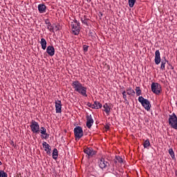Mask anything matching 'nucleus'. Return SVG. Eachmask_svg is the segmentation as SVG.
<instances>
[{
  "mask_svg": "<svg viewBox=\"0 0 177 177\" xmlns=\"http://www.w3.org/2000/svg\"><path fill=\"white\" fill-rule=\"evenodd\" d=\"M72 86L73 89H75V92H77L80 93V95H82V96H88L86 95V87L82 86V84L81 82H78L77 80L73 82L72 83Z\"/></svg>",
  "mask_w": 177,
  "mask_h": 177,
  "instance_id": "nucleus-1",
  "label": "nucleus"
},
{
  "mask_svg": "<svg viewBox=\"0 0 177 177\" xmlns=\"http://www.w3.org/2000/svg\"><path fill=\"white\" fill-rule=\"evenodd\" d=\"M138 102L141 103L142 106L149 111L151 107V104H150V101L147 99H145L142 96L138 97Z\"/></svg>",
  "mask_w": 177,
  "mask_h": 177,
  "instance_id": "nucleus-2",
  "label": "nucleus"
},
{
  "mask_svg": "<svg viewBox=\"0 0 177 177\" xmlns=\"http://www.w3.org/2000/svg\"><path fill=\"white\" fill-rule=\"evenodd\" d=\"M169 125L174 129H177V117L175 113L169 115Z\"/></svg>",
  "mask_w": 177,
  "mask_h": 177,
  "instance_id": "nucleus-3",
  "label": "nucleus"
},
{
  "mask_svg": "<svg viewBox=\"0 0 177 177\" xmlns=\"http://www.w3.org/2000/svg\"><path fill=\"white\" fill-rule=\"evenodd\" d=\"M98 165L100 168H101V169L102 170L109 169V168H110V163L106 161V159L103 158L100 159V160L98 161Z\"/></svg>",
  "mask_w": 177,
  "mask_h": 177,
  "instance_id": "nucleus-4",
  "label": "nucleus"
},
{
  "mask_svg": "<svg viewBox=\"0 0 177 177\" xmlns=\"http://www.w3.org/2000/svg\"><path fill=\"white\" fill-rule=\"evenodd\" d=\"M151 91L155 93V95H160L161 93V85L158 83L153 82L151 85Z\"/></svg>",
  "mask_w": 177,
  "mask_h": 177,
  "instance_id": "nucleus-5",
  "label": "nucleus"
},
{
  "mask_svg": "<svg viewBox=\"0 0 177 177\" xmlns=\"http://www.w3.org/2000/svg\"><path fill=\"white\" fill-rule=\"evenodd\" d=\"M74 134L76 139H81L84 136V131L82 127L78 126L74 129Z\"/></svg>",
  "mask_w": 177,
  "mask_h": 177,
  "instance_id": "nucleus-6",
  "label": "nucleus"
},
{
  "mask_svg": "<svg viewBox=\"0 0 177 177\" xmlns=\"http://www.w3.org/2000/svg\"><path fill=\"white\" fill-rule=\"evenodd\" d=\"M30 129L33 133H39V124L35 121H32L30 124Z\"/></svg>",
  "mask_w": 177,
  "mask_h": 177,
  "instance_id": "nucleus-7",
  "label": "nucleus"
},
{
  "mask_svg": "<svg viewBox=\"0 0 177 177\" xmlns=\"http://www.w3.org/2000/svg\"><path fill=\"white\" fill-rule=\"evenodd\" d=\"M84 153L88 156V158H91V157H93L96 154V151L91 147H86L84 149Z\"/></svg>",
  "mask_w": 177,
  "mask_h": 177,
  "instance_id": "nucleus-8",
  "label": "nucleus"
},
{
  "mask_svg": "<svg viewBox=\"0 0 177 177\" xmlns=\"http://www.w3.org/2000/svg\"><path fill=\"white\" fill-rule=\"evenodd\" d=\"M92 125H93V119L92 118L91 115H87L86 116V127L89 129L92 128Z\"/></svg>",
  "mask_w": 177,
  "mask_h": 177,
  "instance_id": "nucleus-9",
  "label": "nucleus"
},
{
  "mask_svg": "<svg viewBox=\"0 0 177 177\" xmlns=\"http://www.w3.org/2000/svg\"><path fill=\"white\" fill-rule=\"evenodd\" d=\"M72 27V32L74 34V35H78L80 34V25H76L75 24H71V25Z\"/></svg>",
  "mask_w": 177,
  "mask_h": 177,
  "instance_id": "nucleus-10",
  "label": "nucleus"
},
{
  "mask_svg": "<svg viewBox=\"0 0 177 177\" xmlns=\"http://www.w3.org/2000/svg\"><path fill=\"white\" fill-rule=\"evenodd\" d=\"M161 63V57L160 56V50H157L155 52V64L158 65Z\"/></svg>",
  "mask_w": 177,
  "mask_h": 177,
  "instance_id": "nucleus-11",
  "label": "nucleus"
},
{
  "mask_svg": "<svg viewBox=\"0 0 177 177\" xmlns=\"http://www.w3.org/2000/svg\"><path fill=\"white\" fill-rule=\"evenodd\" d=\"M55 110L56 113H62V101H55Z\"/></svg>",
  "mask_w": 177,
  "mask_h": 177,
  "instance_id": "nucleus-12",
  "label": "nucleus"
},
{
  "mask_svg": "<svg viewBox=\"0 0 177 177\" xmlns=\"http://www.w3.org/2000/svg\"><path fill=\"white\" fill-rule=\"evenodd\" d=\"M46 52L49 56H55V48L53 46H48Z\"/></svg>",
  "mask_w": 177,
  "mask_h": 177,
  "instance_id": "nucleus-13",
  "label": "nucleus"
},
{
  "mask_svg": "<svg viewBox=\"0 0 177 177\" xmlns=\"http://www.w3.org/2000/svg\"><path fill=\"white\" fill-rule=\"evenodd\" d=\"M37 8L39 13H45L46 12V6L44 4H39Z\"/></svg>",
  "mask_w": 177,
  "mask_h": 177,
  "instance_id": "nucleus-14",
  "label": "nucleus"
},
{
  "mask_svg": "<svg viewBox=\"0 0 177 177\" xmlns=\"http://www.w3.org/2000/svg\"><path fill=\"white\" fill-rule=\"evenodd\" d=\"M165 59H162L161 61V65H160V68L162 71L165 70V64L167 63V64H169V62H168L166 59L165 57H164Z\"/></svg>",
  "mask_w": 177,
  "mask_h": 177,
  "instance_id": "nucleus-15",
  "label": "nucleus"
},
{
  "mask_svg": "<svg viewBox=\"0 0 177 177\" xmlns=\"http://www.w3.org/2000/svg\"><path fill=\"white\" fill-rule=\"evenodd\" d=\"M93 109H96L97 110L99 109H102L103 107V105L97 101L94 102V104H93Z\"/></svg>",
  "mask_w": 177,
  "mask_h": 177,
  "instance_id": "nucleus-16",
  "label": "nucleus"
},
{
  "mask_svg": "<svg viewBox=\"0 0 177 177\" xmlns=\"http://www.w3.org/2000/svg\"><path fill=\"white\" fill-rule=\"evenodd\" d=\"M40 44L41 46V49L45 50V49H46V40L44 38L41 39Z\"/></svg>",
  "mask_w": 177,
  "mask_h": 177,
  "instance_id": "nucleus-17",
  "label": "nucleus"
},
{
  "mask_svg": "<svg viewBox=\"0 0 177 177\" xmlns=\"http://www.w3.org/2000/svg\"><path fill=\"white\" fill-rule=\"evenodd\" d=\"M103 107H104V111H105V113L106 114H109L110 113V110H111V108L110 106H109V104L106 103L103 105Z\"/></svg>",
  "mask_w": 177,
  "mask_h": 177,
  "instance_id": "nucleus-18",
  "label": "nucleus"
},
{
  "mask_svg": "<svg viewBox=\"0 0 177 177\" xmlns=\"http://www.w3.org/2000/svg\"><path fill=\"white\" fill-rule=\"evenodd\" d=\"M57 157H59V152L57 151V149L55 148L53 151V158L57 160Z\"/></svg>",
  "mask_w": 177,
  "mask_h": 177,
  "instance_id": "nucleus-19",
  "label": "nucleus"
},
{
  "mask_svg": "<svg viewBox=\"0 0 177 177\" xmlns=\"http://www.w3.org/2000/svg\"><path fill=\"white\" fill-rule=\"evenodd\" d=\"M42 145H43V147L45 149V151H47V150H49L50 149V145L46 143V142H44Z\"/></svg>",
  "mask_w": 177,
  "mask_h": 177,
  "instance_id": "nucleus-20",
  "label": "nucleus"
},
{
  "mask_svg": "<svg viewBox=\"0 0 177 177\" xmlns=\"http://www.w3.org/2000/svg\"><path fill=\"white\" fill-rule=\"evenodd\" d=\"M169 154L171 156L172 160H175V152H174L172 148L169 149Z\"/></svg>",
  "mask_w": 177,
  "mask_h": 177,
  "instance_id": "nucleus-21",
  "label": "nucleus"
},
{
  "mask_svg": "<svg viewBox=\"0 0 177 177\" xmlns=\"http://www.w3.org/2000/svg\"><path fill=\"white\" fill-rule=\"evenodd\" d=\"M150 146V140H146L143 144L144 149H147Z\"/></svg>",
  "mask_w": 177,
  "mask_h": 177,
  "instance_id": "nucleus-22",
  "label": "nucleus"
},
{
  "mask_svg": "<svg viewBox=\"0 0 177 177\" xmlns=\"http://www.w3.org/2000/svg\"><path fill=\"white\" fill-rule=\"evenodd\" d=\"M127 95H135V91L132 88H127Z\"/></svg>",
  "mask_w": 177,
  "mask_h": 177,
  "instance_id": "nucleus-23",
  "label": "nucleus"
},
{
  "mask_svg": "<svg viewBox=\"0 0 177 177\" xmlns=\"http://www.w3.org/2000/svg\"><path fill=\"white\" fill-rule=\"evenodd\" d=\"M136 95L137 96H140L142 95V90H140V87L138 86L136 88Z\"/></svg>",
  "mask_w": 177,
  "mask_h": 177,
  "instance_id": "nucleus-24",
  "label": "nucleus"
},
{
  "mask_svg": "<svg viewBox=\"0 0 177 177\" xmlns=\"http://www.w3.org/2000/svg\"><path fill=\"white\" fill-rule=\"evenodd\" d=\"M135 2H136V0H129V6L130 8H133V5H135Z\"/></svg>",
  "mask_w": 177,
  "mask_h": 177,
  "instance_id": "nucleus-25",
  "label": "nucleus"
},
{
  "mask_svg": "<svg viewBox=\"0 0 177 177\" xmlns=\"http://www.w3.org/2000/svg\"><path fill=\"white\" fill-rule=\"evenodd\" d=\"M0 177H8V174L3 170H0Z\"/></svg>",
  "mask_w": 177,
  "mask_h": 177,
  "instance_id": "nucleus-26",
  "label": "nucleus"
},
{
  "mask_svg": "<svg viewBox=\"0 0 177 177\" xmlns=\"http://www.w3.org/2000/svg\"><path fill=\"white\" fill-rule=\"evenodd\" d=\"M48 138H49V134H48L46 131L45 132L44 134H41V139H48Z\"/></svg>",
  "mask_w": 177,
  "mask_h": 177,
  "instance_id": "nucleus-27",
  "label": "nucleus"
},
{
  "mask_svg": "<svg viewBox=\"0 0 177 177\" xmlns=\"http://www.w3.org/2000/svg\"><path fill=\"white\" fill-rule=\"evenodd\" d=\"M39 132L40 133H41V135H44L46 132V129H45V127H41L39 129Z\"/></svg>",
  "mask_w": 177,
  "mask_h": 177,
  "instance_id": "nucleus-28",
  "label": "nucleus"
},
{
  "mask_svg": "<svg viewBox=\"0 0 177 177\" xmlns=\"http://www.w3.org/2000/svg\"><path fill=\"white\" fill-rule=\"evenodd\" d=\"M47 28L49 31H52L53 30V26H52V24H47Z\"/></svg>",
  "mask_w": 177,
  "mask_h": 177,
  "instance_id": "nucleus-29",
  "label": "nucleus"
},
{
  "mask_svg": "<svg viewBox=\"0 0 177 177\" xmlns=\"http://www.w3.org/2000/svg\"><path fill=\"white\" fill-rule=\"evenodd\" d=\"M122 94L123 96V99L127 102V100H128L127 99V91H122Z\"/></svg>",
  "mask_w": 177,
  "mask_h": 177,
  "instance_id": "nucleus-30",
  "label": "nucleus"
},
{
  "mask_svg": "<svg viewBox=\"0 0 177 177\" xmlns=\"http://www.w3.org/2000/svg\"><path fill=\"white\" fill-rule=\"evenodd\" d=\"M115 158L117 161H118V162H120V164L123 162L122 158H121L120 156H115Z\"/></svg>",
  "mask_w": 177,
  "mask_h": 177,
  "instance_id": "nucleus-31",
  "label": "nucleus"
},
{
  "mask_svg": "<svg viewBox=\"0 0 177 177\" xmlns=\"http://www.w3.org/2000/svg\"><path fill=\"white\" fill-rule=\"evenodd\" d=\"M81 21L83 23V24H87V21L86 19H84V18H81Z\"/></svg>",
  "mask_w": 177,
  "mask_h": 177,
  "instance_id": "nucleus-32",
  "label": "nucleus"
},
{
  "mask_svg": "<svg viewBox=\"0 0 177 177\" xmlns=\"http://www.w3.org/2000/svg\"><path fill=\"white\" fill-rule=\"evenodd\" d=\"M87 106H88V107H91V109H93V104H91V102H88Z\"/></svg>",
  "mask_w": 177,
  "mask_h": 177,
  "instance_id": "nucleus-33",
  "label": "nucleus"
},
{
  "mask_svg": "<svg viewBox=\"0 0 177 177\" xmlns=\"http://www.w3.org/2000/svg\"><path fill=\"white\" fill-rule=\"evenodd\" d=\"M84 52H88V46H84Z\"/></svg>",
  "mask_w": 177,
  "mask_h": 177,
  "instance_id": "nucleus-34",
  "label": "nucleus"
},
{
  "mask_svg": "<svg viewBox=\"0 0 177 177\" xmlns=\"http://www.w3.org/2000/svg\"><path fill=\"white\" fill-rule=\"evenodd\" d=\"M76 24V25H79L80 26V22H78V21H77L76 19L74 21L73 24Z\"/></svg>",
  "mask_w": 177,
  "mask_h": 177,
  "instance_id": "nucleus-35",
  "label": "nucleus"
},
{
  "mask_svg": "<svg viewBox=\"0 0 177 177\" xmlns=\"http://www.w3.org/2000/svg\"><path fill=\"white\" fill-rule=\"evenodd\" d=\"M50 149H47V151H46V153L48 155V156H50Z\"/></svg>",
  "mask_w": 177,
  "mask_h": 177,
  "instance_id": "nucleus-36",
  "label": "nucleus"
},
{
  "mask_svg": "<svg viewBox=\"0 0 177 177\" xmlns=\"http://www.w3.org/2000/svg\"><path fill=\"white\" fill-rule=\"evenodd\" d=\"M169 64V68H170V70H174V66H172L171 64Z\"/></svg>",
  "mask_w": 177,
  "mask_h": 177,
  "instance_id": "nucleus-37",
  "label": "nucleus"
},
{
  "mask_svg": "<svg viewBox=\"0 0 177 177\" xmlns=\"http://www.w3.org/2000/svg\"><path fill=\"white\" fill-rule=\"evenodd\" d=\"M50 23V21L48 19L45 20V24H46L48 25V24H49Z\"/></svg>",
  "mask_w": 177,
  "mask_h": 177,
  "instance_id": "nucleus-38",
  "label": "nucleus"
},
{
  "mask_svg": "<svg viewBox=\"0 0 177 177\" xmlns=\"http://www.w3.org/2000/svg\"><path fill=\"white\" fill-rule=\"evenodd\" d=\"M105 129H110V127H109V125H106V126H105Z\"/></svg>",
  "mask_w": 177,
  "mask_h": 177,
  "instance_id": "nucleus-39",
  "label": "nucleus"
},
{
  "mask_svg": "<svg viewBox=\"0 0 177 177\" xmlns=\"http://www.w3.org/2000/svg\"><path fill=\"white\" fill-rule=\"evenodd\" d=\"M117 161H118L117 160H113L114 164H117Z\"/></svg>",
  "mask_w": 177,
  "mask_h": 177,
  "instance_id": "nucleus-40",
  "label": "nucleus"
},
{
  "mask_svg": "<svg viewBox=\"0 0 177 177\" xmlns=\"http://www.w3.org/2000/svg\"><path fill=\"white\" fill-rule=\"evenodd\" d=\"M0 165H2V162L0 161Z\"/></svg>",
  "mask_w": 177,
  "mask_h": 177,
  "instance_id": "nucleus-41",
  "label": "nucleus"
}]
</instances>
